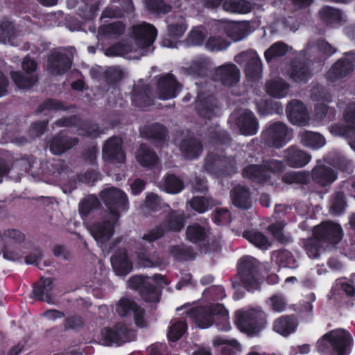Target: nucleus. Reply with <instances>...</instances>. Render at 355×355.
Returning <instances> with one entry per match:
<instances>
[{"mask_svg":"<svg viewBox=\"0 0 355 355\" xmlns=\"http://www.w3.org/2000/svg\"><path fill=\"white\" fill-rule=\"evenodd\" d=\"M187 315L191 320L200 329L216 324L218 330L227 331L231 328L229 313L223 304L217 303L191 309Z\"/></svg>","mask_w":355,"mask_h":355,"instance_id":"nucleus-1","label":"nucleus"},{"mask_svg":"<svg viewBox=\"0 0 355 355\" xmlns=\"http://www.w3.org/2000/svg\"><path fill=\"white\" fill-rule=\"evenodd\" d=\"M232 287L243 286L248 292L261 289V263L250 255L242 256L236 263V274L231 279Z\"/></svg>","mask_w":355,"mask_h":355,"instance_id":"nucleus-2","label":"nucleus"},{"mask_svg":"<svg viewBox=\"0 0 355 355\" xmlns=\"http://www.w3.org/2000/svg\"><path fill=\"white\" fill-rule=\"evenodd\" d=\"M352 338L347 330H333L325 334L318 342L316 347L322 355H347Z\"/></svg>","mask_w":355,"mask_h":355,"instance_id":"nucleus-3","label":"nucleus"},{"mask_svg":"<svg viewBox=\"0 0 355 355\" xmlns=\"http://www.w3.org/2000/svg\"><path fill=\"white\" fill-rule=\"evenodd\" d=\"M234 323L238 329L248 334H255L263 329L266 325V315L259 309L237 311Z\"/></svg>","mask_w":355,"mask_h":355,"instance_id":"nucleus-4","label":"nucleus"},{"mask_svg":"<svg viewBox=\"0 0 355 355\" xmlns=\"http://www.w3.org/2000/svg\"><path fill=\"white\" fill-rule=\"evenodd\" d=\"M100 197L115 222L119 220L120 212L126 211L129 208L128 198L120 189H105L101 192Z\"/></svg>","mask_w":355,"mask_h":355,"instance_id":"nucleus-5","label":"nucleus"},{"mask_svg":"<svg viewBox=\"0 0 355 355\" xmlns=\"http://www.w3.org/2000/svg\"><path fill=\"white\" fill-rule=\"evenodd\" d=\"M101 336L105 345L120 347L135 340L137 333L126 324L118 322L112 327H104Z\"/></svg>","mask_w":355,"mask_h":355,"instance_id":"nucleus-6","label":"nucleus"},{"mask_svg":"<svg viewBox=\"0 0 355 355\" xmlns=\"http://www.w3.org/2000/svg\"><path fill=\"white\" fill-rule=\"evenodd\" d=\"M313 235L322 242L325 248H333L342 240L343 230L340 224L325 220L313 227Z\"/></svg>","mask_w":355,"mask_h":355,"instance_id":"nucleus-7","label":"nucleus"},{"mask_svg":"<svg viewBox=\"0 0 355 355\" xmlns=\"http://www.w3.org/2000/svg\"><path fill=\"white\" fill-rule=\"evenodd\" d=\"M261 137L266 146L279 149L290 141L291 134L286 124L276 121L270 124L261 132Z\"/></svg>","mask_w":355,"mask_h":355,"instance_id":"nucleus-8","label":"nucleus"},{"mask_svg":"<svg viewBox=\"0 0 355 355\" xmlns=\"http://www.w3.org/2000/svg\"><path fill=\"white\" fill-rule=\"evenodd\" d=\"M239 64L245 63V74L249 81L255 82L262 76V62L258 53L248 50L239 53L234 58Z\"/></svg>","mask_w":355,"mask_h":355,"instance_id":"nucleus-9","label":"nucleus"},{"mask_svg":"<svg viewBox=\"0 0 355 355\" xmlns=\"http://www.w3.org/2000/svg\"><path fill=\"white\" fill-rule=\"evenodd\" d=\"M130 287L139 292L141 299L146 302L157 303L160 300L161 291L150 283L147 277L133 276L129 279Z\"/></svg>","mask_w":355,"mask_h":355,"instance_id":"nucleus-10","label":"nucleus"},{"mask_svg":"<svg viewBox=\"0 0 355 355\" xmlns=\"http://www.w3.org/2000/svg\"><path fill=\"white\" fill-rule=\"evenodd\" d=\"M182 87L172 73H165L159 78L157 83L158 97L161 100L174 98L180 92Z\"/></svg>","mask_w":355,"mask_h":355,"instance_id":"nucleus-11","label":"nucleus"},{"mask_svg":"<svg viewBox=\"0 0 355 355\" xmlns=\"http://www.w3.org/2000/svg\"><path fill=\"white\" fill-rule=\"evenodd\" d=\"M139 130L141 137L155 147L163 146L169 137L167 128L157 122L145 125Z\"/></svg>","mask_w":355,"mask_h":355,"instance_id":"nucleus-12","label":"nucleus"},{"mask_svg":"<svg viewBox=\"0 0 355 355\" xmlns=\"http://www.w3.org/2000/svg\"><path fill=\"white\" fill-rule=\"evenodd\" d=\"M345 55L349 58H341L338 59L327 72V79L334 83L350 75L354 69V53L352 51L345 53Z\"/></svg>","mask_w":355,"mask_h":355,"instance_id":"nucleus-13","label":"nucleus"},{"mask_svg":"<svg viewBox=\"0 0 355 355\" xmlns=\"http://www.w3.org/2000/svg\"><path fill=\"white\" fill-rule=\"evenodd\" d=\"M103 157L105 161L112 164L123 163L125 159V153L123 150L122 139L117 136L108 139L103 147Z\"/></svg>","mask_w":355,"mask_h":355,"instance_id":"nucleus-14","label":"nucleus"},{"mask_svg":"<svg viewBox=\"0 0 355 355\" xmlns=\"http://www.w3.org/2000/svg\"><path fill=\"white\" fill-rule=\"evenodd\" d=\"M213 76L223 85L232 87L240 80V70L234 64L226 63L216 67Z\"/></svg>","mask_w":355,"mask_h":355,"instance_id":"nucleus-15","label":"nucleus"},{"mask_svg":"<svg viewBox=\"0 0 355 355\" xmlns=\"http://www.w3.org/2000/svg\"><path fill=\"white\" fill-rule=\"evenodd\" d=\"M132 34L136 44L141 48H148L154 43L157 31L156 28L148 23L135 26L132 28Z\"/></svg>","mask_w":355,"mask_h":355,"instance_id":"nucleus-16","label":"nucleus"},{"mask_svg":"<svg viewBox=\"0 0 355 355\" xmlns=\"http://www.w3.org/2000/svg\"><path fill=\"white\" fill-rule=\"evenodd\" d=\"M286 114L293 125H305L308 123L309 114L305 105L298 99L291 101L286 106Z\"/></svg>","mask_w":355,"mask_h":355,"instance_id":"nucleus-17","label":"nucleus"},{"mask_svg":"<svg viewBox=\"0 0 355 355\" xmlns=\"http://www.w3.org/2000/svg\"><path fill=\"white\" fill-rule=\"evenodd\" d=\"M73 64V59L66 53L54 52L47 60V69L52 74L63 75L67 73Z\"/></svg>","mask_w":355,"mask_h":355,"instance_id":"nucleus-18","label":"nucleus"},{"mask_svg":"<svg viewBox=\"0 0 355 355\" xmlns=\"http://www.w3.org/2000/svg\"><path fill=\"white\" fill-rule=\"evenodd\" d=\"M187 29V24L184 18H180L177 21L167 25L166 33L164 35L162 40V46L168 48L175 46V43L184 34Z\"/></svg>","mask_w":355,"mask_h":355,"instance_id":"nucleus-19","label":"nucleus"},{"mask_svg":"<svg viewBox=\"0 0 355 355\" xmlns=\"http://www.w3.org/2000/svg\"><path fill=\"white\" fill-rule=\"evenodd\" d=\"M243 178L257 185H264L270 181L271 175L265 170L262 164H250L246 165L241 172Z\"/></svg>","mask_w":355,"mask_h":355,"instance_id":"nucleus-20","label":"nucleus"},{"mask_svg":"<svg viewBox=\"0 0 355 355\" xmlns=\"http://www.w3.org/2000/svg\"><path fill=\"white\" fill-rule=\"evenodd\" d=\"M309 174L310 180L322 188L330 186L337 179V173L332 168L322 164L315 166Z\"/></svg>","mask_w":355,"mask_h":355,"instance_id":"nucleus-21","label":"nucleus"},{"mask_svg":"<svg viewBox=\"0 0 355 355\" xmlns=\"http://www.w3.org/2000/svg\"><path fill=\"white\" fill-rule=\"evenodd\" d=\"M79 139L68 136L64 130L56 134L49 142V150L54 155H61L78 145Z\"/></svg>","mask_w":355,"mask_h":355,"instance_id":"nucleus-22","label":"nucleus"},{"mask_svg":"<svg viewBox=\"0 0 355 355\" xmlns=\"http://www.w3.org/2000/svg\"><path fill=\"white\" fill-rule=\"evenodd\" d=\"M285 163L292 168H302L311 160V156L296 146H291L284 151Z\"/></svg>","mask_w":355,"mask_h":355,"instance_id":"nucleus-23","label":"nucleus"},{"mask_svg":"<svg viewBox=\"0 0 355 355\" xmlns=\"http://www.w3.org/2000/svg\"><path fill=\"white\" fill-rule=\"evenodd\" d=\"M114 218L112 220H104L90 225L89 230L94 239L101 243H104L112 236L114 232Z\"/></svg>","mask_w":355,"mask_h":355,"instance_id":"nucleus-24","label":"nucleus"},{"mask_svg":"<svg viewBox=\"0 0 355 355\" xmlns=\"http://www.w3.org/2000/svg\"><path fill=\"white\" fill-rule=\"evenodd\" d=\"M232 205L240 209L248 210L252 207V202L250 189L245 186L237 184L230 191Z\"/></svg>","mask_w":355,"mask_h":355,"instance_id":"nucleus-25","label":"nucleus"},{"mask_svg":"<svg viewBox=\"0 0 355 355\" xmlns=\"http://www.w3.org/2000/svg\"><path fill=\"white\" fill-rule=\"evenodd\" d=\"M236 125L241 133L245 136L257 134L259 123L254 114L250 110H245L237 118Z\"/></svg>","mask_w":355,"mask_h":355,"instance_id":"nucleus-26","label":"nucleus"},{"mask_svg":"<svg viewBox=\"0 0 355 355\" xmlns=\"http://www.w3.org/2000/svg\"><path fill=\"white\" fill-rule=\"evenodd\" d=\"M111 263L113 270L119 276H125L133 269V263L125 249L116 251L111 257Z\"/></svg>","mask_w":355,"mask_h":355,"instance_id":"nucleus-27","label":"nucleus"},{"mask_svg":"<svg viewBox=\"0 0 355 355\" xmlns=\"http://www.w3.org/2000/svg\"><path fill=\"white\" fill-rule=\"evenodd\" d=\"M186 222L187 216L184 211L172 210L160 225L165 230V232L178 233L184 228Z\"/></svg>","mask_w":355,"mask_h":355,"instance_id":"nucleus-28","label":"nucleus"},{"mask_svg":"<svg viewBox=\"0 0 355 355\" xmlns=\"http://www.w3.org/2000/svg\"><path fill=\"white\" fill-rule=\"evenodd\" d=\"M289 76L298 83H306L311 76L309 64L303 59H295L291 62Z\"/></svg>","mask_w":355,"mask_h":355,"instance_id":"nucleus-29","label":"nucleus"},{"mask_svg":"<svg viewBox=\"0 0 355 355\" xmlns=\"http://www.w3.org/2000/svg\"><path fill=\"white\" fill-rule=\"evenodd\" d=\"M180 148L186 159L193 160L198 158L201 155L203 145L199 139L189 137L182 140Z\"/></svg>","mask_w":355,"mask_h":355,"instance_id":"nucleus-30","label":"nucleus"},{"mask_svg":"<svg viewBox=\"0 0 355 355\" xmlns=\"http://www.w3.org/2000/svg\"><path fill=\"white\" fill-rule=\"evenodd\" d=\"M135 157L137 162L144 168H152L155 167L159 162L157 153L144 143L139 145Z\"/></svg>","mask_w":355,"mask_h":355,"instance_id":"nucleus-31","label":"nucleus"},{"mask_svg":"<svg viewBox=\"0 0 355 355\" xmlns=\"http://www.w3.org/2000/svg\"><path fill=\"white\" fill-rule=\"evenodd\" d=\"M150 87L148 85H137L132 92V103L139 108H146L153 104L150 96Z\"/></svg>","mask_w":355,"mask_h":355,"instance_id":"nucleus-32","label":"nucleus"},{"mask_svg":"<svg viewBox=\"0 0 355 355\" xmlns=\"http://www.w3.org/2000/svg\"><path fill=\"white\" fill-rule=\"evenodd\" d=\"M209 234L208 227L202 225L197 222L189 225L185 232L187 239L193 244L204 242L207 240Z\"/></svg>","mask_w":355,"mask_h":355,"instance_id":"nucleus-33","label":"nucleus"},{"mask_svg":"<svg viewBox=\"0 0 355 355\" xmlns=\"http://www.w3.org/2000/svg\"><path fill=\"white\" fill-rule=\"evenodd\" d=\"M215 99L210 96L204 97L199 94L195 101V110L198 115L203 118H209L216 107Z\"/></svg>","mask_w":355,"mask_h":355,"instance_id":"nucleus-34","label":"nucleus"},{"mask_svg":"<svg viewBox=\"0 0 355 355\" xmlns=\"http://www.w3.org/2000/svg\"><path fill=\"white\" fill-rule=\"evenodd\" d=\"M10 76L14 84L19 89H31L39 79L37 74L29 75L20 71H12Z\"/></svg>","mask_w":355,"mask_h":355,"instance_id":"nucleus-35","label":"nucleus"},{"mask_svg":"<svg viewBox=\"0 0 355 355\" xmlns=\"http://www.w3.org/2000/svg\"><path fill=\"white\" fill-rule=\"evenodd\" d=\"M266 93L277 98H282L288 94L289 85L282 79L270 80L266 83Z\"/></svg>","mask_w":355,"mask_h":355,"instance_id":"nucleus-36","label":"nucleus"},{"mask_svg":"<svg viewBox=\"0 0 355 355\" xmlns=\"http://www.w3.org/2000/svg\"><path fill=\"white\" fill-rule=\"evenodd\" d=\"M319 16L321 21L327 26L338 25L342 20L341 11L329 6H324L320 10Z\"/></svg>","mask_w":355,"mask_h":355,"instance_id":"nucleus-37","label":"nucleus"},{"mask_svg":"<svg viewBox=\"0 0 355 355\" xmlns=\"http://www.w3.org/2000/svg\"><path fill=\"white\" fill-rule=\"evenodd\" d=\"M243 237L261 250H268L271 245L268 236L254 230H245Z\"/></svg>","mask_w":355,"mask_h":355,"instance_id":"nucleus-38","label":"nucleus"},{"mask_svg":"<svg viewBox=\"0 0 355 355\" xmlns=\"http://www.w3.org/2000/svg\"><path fill=\"white\" fill-rule=\"evenodd\" d=\"M332 296L336 299V296L345 295L347 297H353L355 295V287L352 282L345 278H338L335 281L331 288Z\"/></svg>","mask_w":355,"mask_h":355,"instance_id":"nucleus-39","label":"nucleus"},{"mask_svg":"<svg viewBox=\"0 0 355 355\" xmlns=\"http://www.w3.org/2000/svg\"><path fill=\"white\" fill-rule=\"evenodd\" d=\"M272 259L279 267L295 269L298 267L297 262L293 254L287 250H280L272 254Z\"/></svg>","mask_w":355,"mask_h":355,"instance_id":"nucleus-40","label":"nucleus"},{"mask_svg":"<svg viewBox=\"0 0 355 355\" xmlns=\"http://www.w3.org/2000/svg\"><path fill=\"white\" fill-rule=\"evenodd\" d=\"M300 141L304 146L318 149L325 144L324 137L318 132L306 130L300 135Z\"/></svg>","mask_w":355,"mask_h":355,"instance_id":"nucleus-41","label":"nucleus"},{"mask_svg":"<svg viewBox=\"0 0 355 355\" xmlns=\"http://www.w3.org/2000/svg\"><path fill=\"white\" fill-rule=\"evenodd\" d=\"M296 325L291 315L282 316L274 322L273 329L278 334L286 336L295 331Z\"/></svg>","mask_w":355,"mask_h":355,"instance_id":"nucleus-42","label":"nucleus"},{"mask_svg":"<svg viewBox=\"0 0 355 355\" xmlns=\"http://www.w3.org/2000/svg\"><path fill=\"white\" fill-rule=\"evenodd\" d=\"M53 289V279L49 277H42L40 282L33 284V295L37 300H44V295L46 299L49 298V293Z\"/></svg>","mask_w":355,"mask_h":355,"instance_id":"nucleus-43","label":"nucleus"},{"mask_svg":"<svg viewBox=\"0 0 355 355\" xmlns=\"http://www.w3.org/2000/svg\"><path fill=\"white\" fill-rule=\"evenodd\" d=\"M101 201L94 195L85 198L79 204V213L83 219L88 217L93 211L100 209Z\"/></svg>","mask_w":355,"mask_h":355,"instance_id":"nucleus-44","label":"nucleus"},{"mask_svg":"<svg viewBox=\"0 0 355 355\" xmlns=\"http://www.w3.org/2000/svg\"><path fill=\"white\" fill-rule=\"evenodd\" d=\"M281 180L286 184L306 185L310 182V174L306 171H288L282 175Z\"/></svg>","mask_w":355,"mask_h":355,"instance_id":"nucleus-45","label":"nucleus"},{"mask_svg":"<svg viewBox=\"0 0 355 355\" xmlns=\"http://www.w3.org/2000/svg\"><path fill=\"white\" fill-rule=\"evenodd\" d=\"M222 156L217 153L211 152L207 154L205 159L204 169L208 173L216 178H218Z\"/></svg>","mask_w":355,"mask_h":355,"instance_id":"nucleus-46","label":"nucleus"},{"mask_svg":"<svg viewBox=\"0 0 355 355\" xmlns=\"http://www.w3.org/2000/svg\"><path fill=\"white\" fill-rule=\"evenodd\" d=\"M187 330V324L185 320L173 319L171 322L167 333V338L171 342L179 340Z\"/></svg>","mask_w":355,"mask_h":355,"instance_id":"nucleus-47","label":"nucleus"},{"mask_svg":"<svg viewBox=\"0 0 355 355\" xmlns=\"http://www.w3.org/2000/svg\"><path fill=\"white\" fill-rule=\"evenodd\" d=\"M223 8L227 12L239 14H247L252 10L251 3L246 0H225Z\"/></svg>","mask_w":355,"mask_h":355,"instance_id":"nucleus-48","label":"nucleus"},{"mask_svg":"<svg viewBox=\"0 0 355 355\" xmlns=\"http://www.w3.org/2000/svg\"><path fill=\"white\" fill-rule=\"evenodd\" d=\"M215 347L223 346L221 348L222 355H238L240 352V345L236 340L229 341L222 337H216L213 340Z\"/></svg>","mask_w":355,"mask_h":355,"instance_id":"nucleus-49","label":"nucleus"},{"mask_svg":"<svg viewBox=\"0 0 355 355\" xmlns=\"http://www.w3.org/2000/svg\"><path fill=\"white\" fill-rule=\"evenodd\" d=\"M168 251L174 259L179 261L193 260L196 257L192 248L184 245H171L169 247Z\"/></svg>","mask_w":355,"mask_h":355,"instance_id":"nucleus-50","label":"nucleus"},{"mask_svg":"<svg viewBox=\"0 0 355 355\" xmlns=\"http://www.w3.org/2000/svg\"><path fill=\"white\" fill-rule=\"evenodd\" d=\"M78 130L81 132L79 133V135L91 139H96L101 134L100 128L97 123L82 118H80Z\"/></svg>","mask_w":355,"mask_h":355,"instance_id":"nucleus-51","label":"nucleus"},{"mask_svg":"<svg viewBox=\"0 0 355 355\" xmlns=\"http://www.w3.org/2000/svg\"><path fill=\"white\" fill-rule=\"evenodd\" d=\"M163 187L168 193L176 194L181 192L184 188V182L173 173L165 175Z\"/></svg>","mask_w":355,"mask_h":355,"instance_id":"nucleus-52","label":"nucleus"},{"mask_svg":"<svg viewBox=\"0 0 355 355\" xmlns=\"http://www.w3.org/2000/svg\"><path fill=\"white\" fill-rule=\"evenodd\" d=\"M304 248L311 259H318L321 254L322 248H325L322 242L312 234V237L304 241Z\"/></svg>","mask_w":355,"mask_h":355,"instance_id":"nucleus-53","label":"nucleus"},{"mask_svg":"<svg viewBox=\"0 0 355 355\" xmlns=\"http://www.w3.org/2000/svg\"><path fill=\"white\" fill-rule=\"evenodd\" d=\"M237 172V161L234 156H222V164L219 171L218 178H225Z\"/></svg>","mask_w":355,"mask_h":355,"instance_id":"nucleus-54","label":"nucleus"},{"mask_svg":"<svg viewBox=\"0 0 355 355\" xmlns=\"http://www.w3.org/2000/svg\"><path fill=\"white\" fill-rule=\"evenodd\" d=\"M147 10L153 15H166L172 10V6L164 0H146Z\"/></svg>","mask_w":355,"mask_h":355,"instance_id":"nucleus-55","label":"nucleus"},{"mask_svg":"<svg viewBox=\"0 0 355 355\" xmlns=\"http://www.w3.org/2000/svg\"><path fill=\"white\" fill-rule=\"evenodd\" d=\"M288 51V46L282 42H277L272 44L264 52L266 60L269 62L273 59L284 56Z\"/></svg>","mask_w":355,"mask_h":355,"instance_id":"nucleus-56","label":"nucleus"},{"mask_svg":"<svg viewBox=\"0 0 355 355\" xmlns=\"http://www.w3.org/2000/svg\"><path fill=\"white\" fill-rule=\"evenodd\" d=\"M138 304L132 299L122 297L116 304V311L121 317H128L132 315Z\"/></svg>","mask_w":355,"mask_h":355,"instance_id":"nucleus-57","label":"nucleus"},{"mask_svg":"<svg viewBox=\"0 0 355 355\" xmlns=\"http://www.w3.org/2000/svg\"><path fill=\"white\" fill-rule=\"evenodd\" d=\"M347 206L345 193L343 191H337L330 200V211L335 215L342 214Z\"/></svg>","mask_w":355,"mask_h":355,"instance_id":"nucleus-58","label":"nucleus"},{"mask_svg":"<svg viewBox=\"0 0 355 355\" xmlns=\"http://www.w3.org/2000/svg\"><path fill=\"white\" fill-rule=\"evenodd\" d=\"M125 31L124 24L119 21L110 23L99 28V33L105 37H119Z\"/></svg>","mask_w":355,"mask_h":355,"instance_id":"nucleus-59","label":"nucleus"},{"mask_svg":"<svg viewBox=\"0 0 355 355\" xmlns=\"http://www.w3.org/2000/svg\"><path fill=\"white\" fill-rule=\"evenodd\" d=\"M232 142V137L225 130H215L209 134V143L216 146H229Z\"/></svg>","mask_w":355,"mask_h":355,"instance_id":"nucleus-60","label":"nucleus"},{"mask_svg":"<svg viewBox=\"0 0 355 355\" xmlns=\"http://www.w3.org/2000/svg\"><path fill=\"white\" fill-rule=\"evenodd\" d=\"M68 110V107H66L63 102L55 99V98H46L45 99L39 106L37 107L35 111L36 114H42L45 110L48 111H58V110H64L66 111Z\"/></svg>","mask_w":355,"mask_h":355,"instance_id":"nucleus-61","label":"nucleus"},{"mask_svg":"<svg viewBox=\"0 0 355 355\" xmlns=\"http://www.w3.org/2000/svg\"><path fill=\"white\" fill-rule=\"evenodd\" d=\"M207 70V63L204 60L193 61L188 67L185 68L187 74L198 78L206 76Z\"/></svg>","mask_w":355,"mask_h":355,"instance_id":"nucleus-62","label":"nucleus"},{"mask_svg":"<svg viewBox=\"0 0 355 355\" xmlns=\"http://www.w3.org/2000/svg\"><path fill=\"white\" fill-rule=\"evenodd\" d=\"M88 2L85 1V5L78 8V15L85 20H93L99 10V1H96L90 6Z\"/></svg>","mask_w":355,"mask_h":355,"instance_id":"nucleus-63","label":"nucleus"},{"mask_svg":"<svg viewBox=\"0 0 355 355\" xmlns=\"http://www.w3.org/2000/svg\"><path fill=\"white\" fill-rule=\"evenodd\" d=\"M279 107L278 102L270 99L261 100L257 103V110L261 116L272 114L275 112Z\"/></svg>","mask_w":355,"mask_h":355,"instance_id":"nucleus-64","label":"nucleus"}]
</instances>
